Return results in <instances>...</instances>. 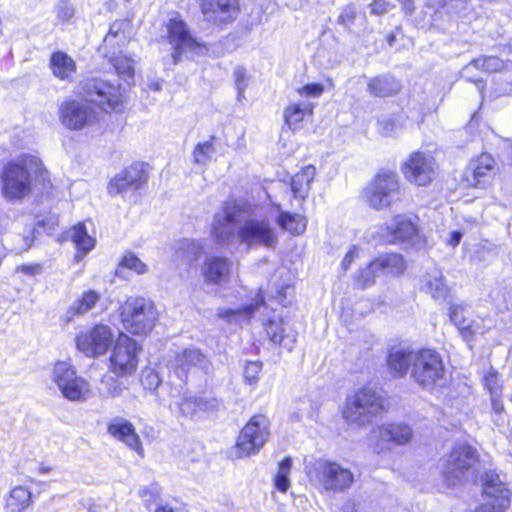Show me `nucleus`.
Listing matches in <instances>:
<instances>
[{
    "label": "nucleus",
    "instance_id": "f257e3e1",
    "mask_svg": "<svg viewBox=\"0 0 512 512\" xmlns=\"http://www.w3.org/2000/svg\"><path fill=\"white\" fill-rule=\"evenodd\" d=\"M213 235L220 242H228L237 236L248 247L274 248L278 243L273 221L254 213L246 202H226L221 213L214 219Z\"/></svg>",
    "mask_w": 512,
    "mask_h": 512
},
{
    "label": "nucleus",
    "instance_id": "f03ea898",
    "mask_svg": "<svg viewBox=\"0 0 512 512\" xmlns=\"http://www.w3.org/2000/svg\"><path fill=\"white\" fill-rule=\"evenodd\" d=\"M122 103L119 85L92 78L85 80L80 87L79 98H65L58 105L57 115L64 128L81 131L98 122V113L93 105L103 111L116 110Z\"/></svg>",
    "mask_w": 512,
    "mask_h": 512
},
{
    "label": "nucleus",
    "instance_id": "7ed1b4c3",
    "mask_svg": "<svg viewBox=\"0 0 512 512\" xmlns=\"http://www.w3.org/2000/svg\"><path fill=\"white\" fill-rule=\"evenodd\" d=\"M48 172L34 155L24 154L9 161L1 173V192L10 202H19L29 196L36 183L45 184Z\"/></svg>",
    "mask_w": 512,
    "mask_h": 512
},
{
    "label": "nucleus",
    "instance_id": "20e7f679",
    "mask_svg": "<svg viewBox=\"0 0 512 512\" xmlns=\"http://www.w3.org/2000/svg\"><path fill=\"white\" fill-rule=\"evenodd\" d=\"M479 455L477 449L466 443H458L443 458L441 475L449 487L474 481L478 473Z\"/></svg>",
    "mask_w": 512,
    "mask_h": 512
},
{
    "label": "nucleus",
    "instance_id": "39448f33",
    "mask_svg": "<svg viewBox=\"0 0 512 512\" xmlns=\"http://www.w3.org/2000/svg\"><path fill=\"white\" fill-rule=\"evenodd\" d=\"M386 410L382 393L372 387H363L345 400L343 418L349 425L364 427Z\"/></svg>",
    "mask_w": 512,
    "mask_h": 512
},
{
    "label": "nucleus",
    "instance_id": "423d86ee",
    "mask_svg": "<svg viewBox=\"0 0 512 512\" xmlns=\"http://www.w3.org/2000/svg\"><path fill=\"white\" fill-rule=\"evenodd\" d=\"M119 311L123 327L134 335L149 334L158 320V313L153 302L144 297H128L120 306Z\"/></svg>",
    "mask_w": 512,
    "mask_h": 512
},
{
    "label": "nucleus",
    "instance_id": "0eeeda50",
    "mask_svg": "<svg viewBox=\"0 0 512 512\" xmlns=\"http://www.w3.org/2000/svg\"><path fill=\"white\" fill-rule=\"evenodd\" d=\"M309 475L318 490L335 494L348 491L355 480L353 472L348 467L325 459L317 460Z\"/></svg>",
    "mask_w": 512,
    "mask_h": 512
},
{
    "label": "nucleus",
    "instance_id": "6e6552de",
    "mask_svg": "<svg viewBox=\"0 0 512 512\" xmlns=\"http://www.w3.org/2000/svg\"><path fill=\"white\" fill-rule=\"evenodd\" d=\"M411 378L423 389L434 388L445 376V366L441 355L432 349L416 350Z\"/></svg>",
    "mask_w": 512,
    "mask_h": 512
},
{
    "label": "nucleus",
    "instance_id": "1a4fd4ad",
    "mask_svg": "<svg viewBox=\"0 0 512 512\" xmlns=\"http://www.w3.org/2000/svg\"><path fill=\"white\" fill-rule=\"evenodd\" d=\"M52 380L63 397L70 401L84 402L90 397V384L77 375L75 368L69 362L58 361L54 365Z\"/></svg>",
    "mask_w": 512,
    "mask_h": 512
},
{
    "label": "nucleus",
    "instance_id": "9d476101",
    "mask_svg": "<svg viewBox=\"0 0 512 512\" xmlns=\"http://www.w3.org/2000/svg\"><path fill=\"white\" fill-rule=\"evenodd\" d=\"M168 38L173 45L172 59L177 64L183 56L194 58L207 53V47L191 36L187 25L179 18L171 19L168 24Z\"/></svg>",
    "mask_w": 512,
    "mask_h": 512
},
{
    "label": "nucleus",
    "instance_id": "9b49d317",
    "mask_svg": "<svg viewBox=\"0 0 512 512\" xmlns=\"http://www.w3.org/2000/svg\"><path fill=\"white\" fill-rule=\"evenodd\" d=\"M270 423L262 414L254 415L241 430L237 443V455L239 457L258 453L270 436Z\"/></svg>",
    "mask_w": 512,
    "mask_h": 512
},
{
    "label": "nucleus",
    "instance_id": "f8f14e48",
    "mask_svg": "<svg viewBox=\"0 0 512 512\" xmlns=\"http://www.w3.org/2000/svg\"><path fill=\"white\" fill-rule=\"evenodd\" d=\"M400 191L396 173L385 172L378 174L365 190L369 205L377 210L385 209L398 199Z\"/></svg>",
    "mask_w": 512,
    "mask_h": 512
},
{
    "label": "nucleus",
    "instance_id": "ddd939ff",
    "mask_svg": "<svg viewBox=\"0 0 512 512\" xmlns=\"http://www.w3.org/2000/svg\"><path fill=\"white\" fill-rule=\"evenodd\" d=\"M137 342L126 334H120L110 355V371L116 376L124 377L133 374L138 367Z\"/></svg>",
    "mask_w": 512,
    "mask_h": 512
},
{
    "label": "nucleus",
    "instance_id": "4468645a",
    "mask_svg": "<svg viewBox=\"0 0 512 512\" xmlns=\"http://www.w3.org/2000/svg\"><path fill=\"white\" fill-rule=\"evenodd\" d=\"M497 165L489 154H481L472 160L461 175L460 185L463 188H486L497 173Z\"/></svg>",
    "mask_w": 512,
    "mask_h": 512
},
{
    "label": "nucleus",
    "instance_id": "2eb2a0df",
    "mask_svg": "<svg viewBox=\"0 0 512 512\" xmlns=\"http://www.w3.org/2000/svg\"><path fill=\"white\" fill-rule=\"evenodd\" d=\"M380 238L391 244L415 246L420 243V235L416 225L405 215H397L392 221L380 228Z\"/></svg>",
    "mask_w": 512,
    "mask_h": 512
},
{
    "label": "nucleus",
    "instance_id": "dca6fc26",
    "mask_svg": "<svg viewBox=\"0 0 512 512\" xmlns=\"http://www.w3.org/2000/svg\"><path fill=\"white\" fill-rule=\"evenodd\" d=\"M436 168V161L431 154L417 151L410 154L402 171L410 182L425 186L434 178Z\"/></svg>",
    "mask_w": 512,
    "mask_h": 512
},
{
    "label": "nucleus",
    "instance_id": "f3484780",
    "mask_svg": "<svg viewBox=\"0 0 512 512\" xmlns=\"http://www.w3.org/2000/svg\"><path fill=\"white\" fill-rule=\"evenodd\" d=\"M113 334L106 325H96L89 332L81 333L76 338L77 347L87 356L103 355L112 342Z\"/></svg>",
    "mask_w": 512,
    "mask_h": 512
},
{
    "label": "nucleus",
    "instance_id": "a211bd4d",
    "mask_svg": "<svg viewBox=\"0 0 512 512\" xmlns=\"http://www.w3.org/2000/svg\"><path fill=\"white\" fill-rule=\"evenodd\" d=\"M192 367H199L206 373L212 371V364L207 357L197 348H185L176 352L171 360V368L175 375L182 381H186Z\"/></svg>",
    "mask_w": 512,
    "mask_h": 512
},
{
    "label": "nucleus",
    "instance_id": "6ab92c4d",
    "mask_svg": "<svg viewBox=\"0 0 512 512\" xmlns=\"http://www.w3.org/2000/svg\"><path fill=\"white\" fill-rule=\"evenodd\" d=\"M238 0H201V11L206 21L225 24L234 21L239 14Z\"/></svg>",
    "mask_w": 512,
    "mask_h": 512
},
{
    "label": "nucleus",
    "instance_id": "aec40b11",
    "mask_svg": "<svg viewBox=\"0 0 512 512\" xmlns=\"http://www.w3.org/2000/svg\"><path fill=\"white\" fill-rule=\"evenodd\" d=\"M483 495L485 503L498 510H505L510 505V490L495 471H487L483 476Z\"/></svg>",
    "mask_w": 512,
    "mask_h": 512
},
{
    "label": "nucleus",
    "instance_id": "412c9836",
    "mask_svg": "<svg viewBox=\"0 0 512 512\" xmlns=\"http://www.w3.org/2000/svg\"><path fill=\"white\" fill-rule=\"evenodd\" d=\"M265 325V332L269 340L291 352L296 345L297 331L291 326L289 321L281 317L268 319Z\"/></svg>",
    "mask_w": 512,
    "mask_h": 512
},
{
    "label": "nucleus",
    "instance_id": "4be33fe9",
    "mask_svg": "<svg viewBox=\"0 0 512 512\" xmlns=\"http://www.w3.org/2000/svg\"><path fill=\"white\" fill-rule=\"evenodd\" d=\"M147 181L145 171L139 165H131L117 174L109 183L108 191L117 195L130 189H139Z\"/></svg>",
    "mask_w": 512,
    "mask_h": 512
},
{
    "label": "nucleus",
    "instance_id": "5701e85b",
    "mask_svg": "<svg viewBox=\"0 0 512 512\" xmlns=\"http://www.w3.org/2000/svg\"><path fill=\"white\" fill-rule=\"evenodd\" d=\"M233 263L223 256L210 255L205 258L202 275L205 283L221 285L230 278Z\"/></svg>",
    "mask_w": 512,
    "mask_h": 512
},
{
    "label": "nucleus",
    "instance_id": "b1692460",
    "mask_svg": "<svg viewBox=\"0 0 512 512\" xmlns=\"http://www.w3.org/2000/svg\"><path fill=\"white\" fill-rule=\"evenodd\" d=\"M412 429L404 423H387L371 430V436L379 442L404 445L412 438Z\"/></svg>",
    "mask_w": 512,
    "mask_h": 512
},
{
    "label": "nucleus",
    "instance_id": "393cba45",
    "mask_svg": "<svg viewBox=\"0 0 512 512\" xmlns=\"http://www.w3.org/2000/svg\"><path fill=\"white\" fill-rule=\"evenodd\" d=\"M472 66L489 73L502 72L501 76H505L508 72H512V63H504L503 60L496 56H486L474 59L470 64L465 66L462 70V78H465L468 81H472L468 75ZM473 82L475 83L478 91L482 93L485 87L484 82L482 80H473Z\"/></svg>",
    "mask_w": 512,
    "mask_h": 512
},
{
    "label": "nucleus",
    "instance_id": "a878e982",
    "mask_svg": "<svg viewBox=\"0 0 512 512\" xmlns=\"http://www.w3.org/2000/svg\"><path fill=\"white\" fill-rule=\"evenodd\" d=\"M129 29L130 22L128 20H117L111 24L109 32L104 38L102 50L105 54L106 51H116L121 53L122 48L129 42Z\"/></svg>",
    "mask_w": 512,
    "mask_h": 512
},
{
    "label": "nucleus",
    "instance_id": "bb28decb",
    "mask_svg": "<svg viewBox=\"0 0 512 512\" xmlns=\"http://www.w3.org/2000/svg\"><path fill=\"white\" fill-rule=\"evenodd\" d=\"M401 89V82L390 74L371 77L367 81V91L374 97H392L397 95Z\"/></svg>",
    "mask_w": 512,
    "mask_h": 512
},
{
    "label": "nucleus",
    "instance_id": "cd10ccee",
    "mask_svg": "<svg viewBox=\"0 0 512 512\" xmlns=\"http://www.w3.org/2000/svg\"><path fill=\"white\" fill-rule=\"evenodd\" d=\"M314 105L311 102H291L283 112L285 124L293 131L302 128V122L313 114Z\"/></svg>",
    "mask_w": 512,
    "mask_h": 512
},
{
    "label": "nucleus",
    "instance_id": "c85d7f7f",
    "mask_svg": "<svg viewBox=\"0 0 512 512\" xmlns=\"http://www.w3.org/2000/svg\"><path fill=\"white\" fill-rule=\"evenodd\" d=\"M421 288L439 301H446L450 291L442 272L436 268L426 273Z\"/></svg>",
    "mask_w": 512,
    "mask_h": 512
},
{
    "label": "nucleus",
    "instance_id": "c756f323",
    "mask_svg": "<svg viewBox=\"0 0 512 512\" xmlns=\"http://www.w3.org/2000/svg\"><path fill=\"white\" fill-rule=\"evenodd\" d=\"M416 350L392 349L387 358V365L394 376L403 377L407 374L409 368L413 367Z\"/></svg>",
    "mask_w": 512,
    "mask_h": 512
},
{
    "label": "nucleus",
    "instance_id": "7c9ffc66",
    "mask_svg": "<svg viewBox=\"0 0 512 512\" xmlns=\"http://www.w3.org/2000/svg\"><path fill=\"white\" fill-rule=\"evenodd\" d=\"M316 175V169L312 165L305 166L296 173L291 180V189L295 198L304 200L311 189V183Z\"/></svg>",
    "mask_w": 512,
    "mask_h": 512
},
{
    "label": "nucleus",
    "instance_id": "2f4dec72",
    "mask_svg": "<svg viewBox=\"0 0 512 512\" xmlns=\"http://www.w3.org/2000/svg\"><path fill=\"white\" fill-rule=\"evenodd\" d=\"M50 68L55 77L70 80L76 71V64L68 54L57 51L51 55Z\"/></svg>",
    "mask_w": 512,
    "mask_h": 512
},
{
    "label": "nucleus",
    "instance_id": "473e14b6",
    "mask_svg": "<svg viewBox=\"0 0 512 512\" xmlns=\"http://www.w3.org/2000/svg\"><path fill=\"white\" fill-rule=\"evenodd\" d=\"M100 300V295L93 290H89L84 292L82 297L76 300L66 311L63 316V320L66 323H69L74 320L76 316H81L86 314L92 308L95 307L97 302Z\"/></svg>",
    "mask_w": 512,
    "mask_h": 512
},
{
    "label": "nucleus",
    "instance_id": "72a5a7b5",
    "mask_svg": "<svg viewBox=\"0 0 512 512\" xmlns=\"http://www.w3.org/2000/svg\"><path fill=\"white\" fill-rule=\"evenodd\" d=\"M31 503V492L22 486H17L10 492L6 500L7 512H22Z\"/></svg>",
    "mask_w": 512,
    "mask_h": 512
},
{
    "label": "nucleus",
    "instance_id": "f704fd0d",
    "mask_svg": "<svg viewBox=\"0 0 512 512\" xmlns=\"http://www.w3.org/2000/svg\"><path fill=\"white\" fill-rule=\"evenodd\" d=\"M204 252V247L200 241L183 239L178 243L176 255L187 263L198 261Z\"/></svg>",
    "mask_w": 512,
    "mask_h": 512
},
{
    "label": "nucleus",
    "instance_id": "c9c22d12",
    "mask_svg": "<svg viewBox=\"0 0 512 512\" xmlns=\"http://www.w3.org/2000/svg\"><path fill=\"white\" fill-rule=\"evenodd\" d=\"M68 237L83 254L91 251L95 246V239L88 235L84 224L79 223L68 231Z\"/></svg>",
    "mask_w": 512,
    "mask_h": 512
},
{
    "label": "nucleus",
    "instance_id": "e433bc0d",
    "mask_svg": "<svg viewBox=\"0 0 512 512\" xmlns=\"http://www.w3.org/2000/svg\"><path fill=\"white\" fill-rule=\"evenodd\" d=\"M104 56L111 62L117 74L124 78H132L134 75V61L124 55H118L116 51H106Z\"/></svg>",
    "mask_w": 512,
    "mask_h": 512
},
{
    "label": "nucleus",
    "instance_id": "4c0bfd02",
    "mask_svg": "<svg viewBox=\"0 0 512 512\" xmlns=\"http://www.w3.org/2000/svg\"><path fill=\"white\" fill-rule=\"evenodd\" d=\"M260 305H264V296L260 292L255 305L245 307L244 310L219 309L218 316L227 319L229 322L241 323V319H247Z\"/></svg>",
    "mask_w": 512,
    "mask_h": 512
},
{
    "label": "nucleus",
    "instance_id": "58836bf2",
    "mask_svg": "<svg viewBox=\"0 0 512 512\" xmlns=\"http://www.w3.org/2000/svg\"><path fill=\"white\" fill-rule=\"evenodd\" d=\"M379 271L385 274H399L404 270V260L400 254H386L375 259Z\"/></svg>",
    "mask_w": 512,
    "mask_h": 512
},
{
    "label": "nucleus",
    "instance_id": "ea45409f",
    "mask_svg": "<svg viewBox=\"0 0 512 512\" xmlns=\"http://www.w3.org/2000/svg\"><path fill=\"white\" fill-rule=\"evenodd\" d=\"M216 137L211 136L209 140L198 143L192 153L193 161L199 165H207L212 161L216 154V148L214 145Z\"/></svg>",
    "mask_w": 512,
    "mask_h": 512
},
{
    "label": "nucleus",
    "instance_id": "a19ab883",
    "mask_svg": "<svg viewBox=\"0 0 512 512\" xmlns=\"http://www.w3.org/2000/svg\"><path fill=\"white\" fill-rule=\"evenodd\" d=\"M170 406H174L177 415L184 418L193 419L199 414L196 396L194 395H185L180 400L171 402Z\"/></svg>",
    "mask_w": 512,
    "mask_h": 512
},
{
    "label": "nucleus",
    "instance_id": "79ce46f5",
    "mask_svg": "<svg viewBox=\"0 0 512 512\" xmlns=\"http://www.w3.org/2000/svg\"><path fill=\"white\" fill-rule=\"evenodd\" d=\"M277 221L283 229L293 234H300L306 228L305 218L299 214L283 212L279 215Z\"/></svg>",
    "mask_w": 512,
    "mask_h": 512
},
{
    "label": "nucleus",
    "instance_id": "37998d69",
    "mask_svg": "<svg viewBox=\"0 0 512 512\" xmlns=\"http://www.w3.org/2000/svg\"><path fill=\"white\" fill-rule=\"evenodd\" d=\"M292 468V459L285 458L279 463L278 471L274 479L275 487L281 491L286 492L290 487L289 474Z\"/></svg>",
    "mask_w": 512,
    "mask_h": 512
},
{
    "label": "nucleus",
    "instance_id": "c03bdc74",
    "mask_svg": "<svg viewBox=\"0 0 512 512\" xmlns=\"http://www.w3.org/2000/svg\"><path fill=\"white\" fill-rule=\"evenodd\" d=\"M467 314L468 310L462 304L453 305L450 308V320L463 332L471 331V324L466 316Z\"/></svg>",
    "mask_w": 512,
    "mask_h": 512
},
{
    "label": "nucleus",
    "instance_id": "a18cd8bd",
    "mask_svg": "<svg viewBox=\"0 0 512 512\" xmlns=\"http://www.w3.org/2000/svg\"><path fill=\"white\" fill-rule=\"evenodd\" d=\"M199 413H208L217 410L222 400L211 393H203L196 396Z\"/></svg>",
    "mask_w": 512,
    "mask_h": 512
},
{
    "label": "nucleus",
    "instance_id": "49530a36",
    "mask_svg": "<svg viewBox=\"0 0 512 512\" xmlns=\"http://www.w3.org/2000/svg\"><path fill=\"white\" fill-rule=\"evenodd\" d=\"M483 384L490 396L502 395V383L499 374L493 368H490L483 376Z\"/></svg>",
    "mask_w": 512,
    "mask_h": 512
},
{
    "label": "nucleus",
    "instance_id": "de8ad7c7",
    "mask_svg": "<svg viewBox=\"0 0 512 512\" xmlns=\"http://www.w3.org/2000/svg\"><path fill=\"white\" fill-rule=\"evenodd\" d=\"M122 384L113 376H105L101 380V393L107 397H117L123 392Z\"/></svg>",
    "mask_w": 512,
    "mask_h": 512
},
{
    "label": "nucleus",
    "instance_id": "09e8293b",
    "mask_svg": "<svg viewBox=\"0 0 512 512\" xmlns=\"http://www.w3.org/2000/svg\"><path fill=\"white\" fill-rule=\"evenodd\" d=\"M140 382L150 391H155L162 382V378L153 368L146 367L141 371Z\"/></svg>",
    "mask_w": 512,
    "mask_h": 512
},
{
    "label": "nucleus",
    "instance_id": "8fccbe9b",
    "mask_svg": "<svg viewBox=\"0 0 512 512\" xmlns=\"http://www.w3.org/2000/svg\"><path fill=\"white\" fill-rule=\"evenodd\" d=\"M132 431V424L124 419H115L108 425V432L116 439L123 441L129 432Z\"/></svg>",
    "mask_w": 512,
    "mask_h": 512
},
{
    "label": "nucleus",
    "instance_id": "3c124183",
    "mask_svg": "<svg viewBox=\"0 0 512 512\" xmlns=\"http://www.w3.org/2000/svg\"><path fill=\"white\" fill-rule=\"evenodd\" d=\"M402 130V123L395 118H386L379 122V132L385 137L397 136Z\"/></svg>",
    "mask_w": 512,
    "mask_h": 512
},
{
    "label": "nucleus",
    "instance_id": "603ef678",
    "mask_svg": "<svg viewBox=\"0 0 512 512\" xmlns=\"http://www.w3.org/2000/svg\"><path fill=\"white\" fill-rule=\"evenodd\" d=\"M121 265L127 269H130L137 274H144L147 272L148 267L143 263L134 253H126L122 260Z\"/></svg>",
    "mask_w": 512,
    "mask_h": 512
},
{
    "label": "nucleus",
    "instance_id": "864d4df0",
    "mask_svg": "<svg viewBox=\"0 0 512 512\" xmlns=\"http://www.w3.org/2000/svg\"><path fill=\"white\" fill-rule=\"evenodd\" d=\"M380 272L375 260L372 261L367 267L361 270L357 283L362 288H365L374 282L377 273Z\"/></svg>",
    "mask_w": 512,
    "mask_h": 512
},
{
    "label": "nucleus",
    "instance_id": "5fc2aeb1",
    "mask_svg": "<svg viewBox=\"0 0 512 512\" xmlns=\"http://www.w3.org/2000/svg\"><path fill=\"white\" fill-rule=\"evenodd\" d=\"M262 369V363L259 361L247 362L244 367V378L249 384H255Z\"/></svg>",
    "mask_w": 512,
    "mask_h": 512
},
{
    "label": "nucleus",
    "instance_id": "6e6d98bb",
    "mask_svg": "<svg viewBox=\"0 0 512 512\" xmlns=\"http://www.w3.org/2000/svg\"><path fill=\"white\" fill-rule=\"evenodd\" d=\"M233 75L238 92V99L240 100L242 97H244V92L248 86V76L246 70L242 67H237L234 70Z\"/></svg>",
    "mask_w": 512,
    "mask_h": 512
},
{
    "label": "nucleus",
    "instance_id": "4d7b16f0",
    "mask_svg": "<svg viewBox=\"0 0 512 512\" xmlns=\"http://www.w3.org/2000/svg\"><path fill=\"white\" fill-rule=\"evenodd\" d=\"M297 91L302 96L317 98L323 94L324 86L319 83H311L299 88Z\"/></svg>",
    "mask_w": 512,
    "mask_h": 512
},
{
    "label": "nucleus",
    "instance_id": "13d9d810",
    "mask_svg": "<svg viewBox=\"0 0 512 512\" xmlns=\"http://www.w3.org/2000/svg\"><path fill=\"white\" fill-rule=\"evenodd\" d=\"M356 19V9L353 6H348L343 9L338 17V22L345 28H350Z\"/></svg>",
    "mask_w": 512,
    "mask_h": 512
},
{
    "label": "nucleus",
    "instance_id": "bf43d9fd",
    "mask_svg": "<svg viewBox=\"0 0 512 512\" xmlns=\"http://www.w3.org/2000/svg\"><path fill=\"white\" fill-rule=\"evenodd\" d=\"M127 446L131 449L137 451L139 454L143 453V448L141 445V441L137 433L135 432L134 427L132 426V431L127 434V436L123 439V441Z\"/></svg>",
    "mask_w": 512,
    "mask_h": 512
},
{
    "label": "nucleus",
    "instance_id": "052dcab7",
    "mask_svg": "<svg viewBox=\"0 0 512 512\" xmlns=\"http://www.w3.org/2000/svg\"><path fill=\"white\" fill-rule=\"evenodd\" d=\"M394 8V5L386 0H375L370 4L371 13L374 15H383Z\"/></svg>",
    "mask_w": 512,
    "mask_h": 512
},
{
    "label": "nucleus",
    "instance_id": "680f3d73",
    "mask_svg": "<svg viewBox=\"0 0 512 512\" xmlns=\"http://www.w3.org/2000/svg\"><path fill=\"white\" fill-rule=\"evenodd\" d=\"M74 16V8L68 2H61L57 6V18L61 21H69Z\"/></svg>",
    "mask_w": 512,
    "mask_h": 512
},
{
    "label": "nucleus",
    "instance_id": "e2e57ef3",
    "mask_svg": "<svg viewBox=\"0 0 512 512\" xmlns=\"http://www.w3.org/2000/svg\"><path fill=\"white\" fill-rule=\"evenodd\" d=\"M17 272L23 273L27 276L35 277L42 273L43 267L41 264H23L16 268Z\"/></svg>",
    "mask_w": 512,
    "mask_h": 512
},
{
    "label": "nucleus",
    "instance_id": "0e129e2a",
    "mask_svg": "<svg viewBox=\"0 0 512 512\" xmlns=\"http://www.w3.org/2000/svg\"><path fill=\"white\" fill-rule=\"evenodd\" d=\"M502 395H495V397L491 396V405L494 413L497 415V419L495 420V423L497 425H501V423L504 422L502 413L504 411V406L501 401Z\"/></svg>",
    "mask_w": 512,
    "mask_h": 512
},
{
    "label": "nucleus",
    "instance_id": "69168bd1",
    "mask_svg": "<svg viewBox=\"0 0 512 512\" xmlns=\"http://www.w3.org/2000/svg\"><path fill=\"white\" fill-rule=\"evenodd\" d=\"M498 82L501 83L500 93L512 94V74L508 72L505 76H500Z\"/></svg>",
    "mask_w": 512,
    "mask_h": 512
},
{
    "label": "nucleus",
    "instance_id": "338daca9",
    "mask_svg": "<svg viewBox=\"0 0 512 512\" xmlns=\"http://www.w3.org/2000/svg\"><path fill=\"white\" fill-rule=\"evenodd\" d=\"M157 494L156 486L151 487H141L139 489V496L144 499L146 502H150Z\"/></svg>",
    "mask_w": 512,
    "mask_h": 512
},
{
    "label": "nucleus",
    "instance_id": "774afa93",
    "mask_svg": "<svg viewBox=\"0 0 512 512\" xmlns=\"http://www.w3.org/2000/svg\"><path fill=\"white\" fill-rule=\"evenodd\" d=\"M405 14L411 15L415 11V5L413 0H397Z\"/></svg>",
    "mask_w": 512,
    "mask_h": 512
}]
</instances>
